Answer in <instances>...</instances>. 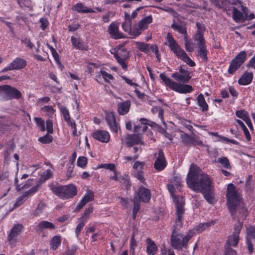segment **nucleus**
Returning <instances> with one entry per match:
<instances>
[{
    "instance_id": "1",
    "label": "nucleus",
    "mask_w": 255,
    "mask_h": 255,
    "mask_svg": "<svg viewBox=\"0 0 255 255\" xmlns=\"http://www.w3.org/2000/svg\"><path fill=\"white\" fill-rule=\"evenodd\" d=\"M200 172V167L192 163L186 177L187 185L192 190L201 193L208 203L214 204L213 182L207 174Z\"/></svg>"
},
{
    "instance_id": "2",
    "label": "nucleus",
    "mask_w": 255,
    "mask_h": 255,
    "mask_svg": "<svg viewBox=\"0 0 255 255\" xmlns=\"http://www.w3.org/2000/svg\"><path fill=\"white\" fill-rule=\"evenodd\" d=\"M179 71L171 74V77L175 81L168 77L164 73H160L159 77L165 86L170 90L180 94H187L193 91L194 89L190 85L187 84L191 79L190 71L180 65L178 67Z\"/></svg>"
},
{
    "instance_id": "3",
    "label": "nucleus",
    "mask_w": 255,
    "mask_h": 255,
    "mask_svg": "<svg viewBox=\"0 0 255 255\" xmlns=\"http://www.w3.org/2000/svg\"><path fill=\"white\" fill-rule=\"evenodd\" d=\"M184 215H180V218L178 220V215H176L174 225L173 227L172 234L170 236V245L175 250L180 251L183 248L187 249L188 242L191 239L188 232L184 236L178 232L183 226Z\"/></svg>"
},
{
    "instance_id": "4",
    "label": "nucleus",
    "mask_w": 255,
    "mask_h": 255,
    "mask_svg": "<svg viewBox=\"0 0 255 255\" xmlns=\"http://www.w3.org/2000/svg\"><path fill=\"white\" fill-rule=\"evenodd\" d=\"M226 197L228 208L231 215H234L242 199V194L240 193L239 189H237L234 184L229 183L227 186Z\"/></svg>"
},
{
    "instance_id": "5",
    "label": "nucleus",
    "mask_w": 255,
    "mask_h": 255,
    "mask_svg": "<svg viewBox=\"0 0 255 255\" xmlns=\"http://www.w3.org/2000/svg\"><path fill=\"white\" fill-rule=\"evenodd\" d=\"M166 39L170 49L179 59L183 60L190 67L195 66V63L188 56L187 53L181 48L170 33L167 34Z\"/></svg>"
},
{
    "instance_id": "6",
    "label": "nucleus",
    "mask_w": 255,
    "mask_h": 255,
    "mask_svg": "<svg viewBox=\"0 0 255 255\" xmlns=\"http://www.w3.org/2000/svg\"><path fill=\"white\" fill-rule=\"evenodd\" d=\"M50 189L55 195L62 200L73 198L77 194V188L72 184L53 185Z\"/></svg>"
},
{
    "instance_id": "7",
    "label": "nucleus",
    "mask_w": 255,
    "mask_h": 255,
    "mask_svg": "<svg viewBox=\"0 0 255 255\" xmlns=\"http://www.w3.org/2000/svg\"><path fill=\"white\" fill-rule=\"evenodd\" d=\"M110 52L114 55V57L118 63L121 66L123 70L126 71L128 70V61L130 55L129 51L122 44H119L114 48L110 50Z\"/></svg>"
},
{
    "instance_id": "8",
    "label": "nucleus",
    "mask_w": 255,
    "mask_h": 255,
    "mask_svg": "<svg viewBox=\"0 0 255 255\" xmlns=\"http://www.w3.org/2000/svg\"><path fill=\"white\" fill-rule=\"evenodd\" d=\"M167 188L175 204V215H178L179 220L180 215H184L185 213V199L183 196H178L175 194V189L172 183L167 185Z\"/></svg>"
},
{
    "instance_id": "9",
    "label": "nucleus",
    "mask_w": 255,
    "mask_h": 255,
    "mask_svg": "<svg viewBox=\"0 0 255 255\" xmlns=\"http://www.w3.org/2000/svg\"><path fill=\"white\" fill-rule=\"evenodd\" d=\"M39 168L38 165H29L27 168V173H24L20 180H19L17 179V190H20L23 188H28L33 184V179H27L24 183L22 182L23 179H26L29 175H32L35 170Z\"/></svg>"
},
{
    "instance_id": "10",
    "label": "nucleus",
    "mask_w": 255,
    "mask_h": 255,
    "mask_svg": "<svg viewBox=\"0 0 255 255\" xmlns=\"http://www.w3.org/2000/svg\"><path fill=\"white\" fill-rule=\"evenodd\" d=\"M246 51H242L240 52L231 61L228 69V73L231 75L234 74L246 61Z\"/></svg>"
},
{
    "instance_id": "11",
    "label": "nucleus",
    "mask_w": 255,
    "mask_h": 255,
    "mask_svg": "<svg viewBox=\"0 0 255 255\" xmlns=\"http://www.w3.org/2000/svg\"><path fill=\"white\" fill-rule=\"evenodd\" d=\"M151 197V191L148 188L141 185L139 187L136 195L134 196L133 203H134L135 201H137L140 205V202H142L144 203H148Z\"/></svg>"
},
{
    "instance_id": "12",
    "label": "nucleus",
    "mask_w": 255,
    "mask_h": 255,
    "mask_svg": "<svg viewBox=\"0 0 255 255\" xmlns=\"http://www.w3.org/2000/svg\"><path fill=\"white\" fill-rule=\"evenodd\" d=\"M145 164L144 161H136L133 165L132 168L135 171H132V175L143 184L146 185L143 171Z\"/></svg>"
},
{
    "instance_id": "13",
    "label": "nucleus",
    "mask_w": 255,
    "mask_h": 255,
    "mask_svg": "<svg viewBox=\"0 0 255 255\" xmlns=\"http://www.w3.org/2000/svg\"><path fill=\"white\" fill-rule=\"evenodd\" d=\"M105 120L111 131L116 133H118L120 126L116 122L114 113L106 112L105 113Z\"/></svg>"
},
{
    "instance_id": "14",
    "label": "nucleus",
    "mask_w": 255,
    "mask_h": 255,
    "mask_svg": "<svg viewBox=\"0 0 255 255\" xmlns=\"http://www.w3.org/2000/svg\"><path fill=\"white\" fill-rule=\"evenodd\" d=\"M217 222V220H212L208 222L201 223L196 226L194 228L190 229L188 232L189 235H190L192 238L193 236L202 233L205 231L207 228L215 225Z\"/></svg>"
},
{
    "instance_id": "15",
    "label": "nucleus",
    "mask_w": 255,
    "mask_h": 255,
    "mask_svg": "<svg viewBox=\"0 0 255 255\" xmlns=\"http://www.w3.org/2000/svg\"><path fill=\"white\" fill-rule=\"evenodd\" d=\"M120 23L113 21L111 23L108 28V31L111 37L115 39L125 38L124 34L119 31Z\"/></svg>"
},
{
    "instance_id": "16",
    "label": "nucleus",
    "mask_w": 255,
    "mask_h": 255,
    "mask_svg": "<svg viewBox=\"0 0 255 255\" xmlns=\"http://www.w3.org/2000/svg\"><path fill=\"white\" fill-rule=\"evenodd\" d=\"M167 165V162L164 155L163 151L160 149L158 156L154 163V168L158 171L163 170Z\"/></svg>"
},
{
    "instance_id": "17",
    "label": "nucleus",
    "mask_w": 255,
    "mask_h": 255,
    "mask_svg": "<svg viewBox=\"0 0 255 255\" xmlns=\"http://www.w3.org/2000/svg\"><path fill=\"white\" fill-rule=\"evenodd\" d=\"M0 96L5 99H15L16 89L7 85L0 86Z\"/></svg>"
},
{
    "instance_id": "18",
    "label": "nucleus",
    "mask_w": 255,
    "mask_h": 255,
    "mask_svg": "<svg viewBox=\"0 0 255 255\" xmlns=\"http://www.w3.org/2000/svg\"><path fill=\"white\" fill-rule=\"evenodd\" d=\"M92 137L103 143H108L110 140V134L109 132L105 130H97L92 133Z\"/></svg>"
},
{
    "instance_id": "19",
    "label": "nucleus",
    "mask_w": 255,
    "mask_h": 255,
    "mask_svg": "<svg viewBox=\"0 0 255 255\" xmlns=\"http://www.w3.org/2000/svg\"><path fill=\"white\" fill-rule=\"evenodd\" d=\"M94 200V193L93 191L88 189L86 194L83 197L82 199L79 202L76 207L77 210L81 209L87 203L92 201Z\"/></svg>"
},
{
    "instance_id": "20",
    "label": "nucleus",
    "mask_w": 255,
    "mask_h": 255,
    "mask_svg": "<svg viewBox=\"0 0 255 255\" xmlns=\"http://www.w3.org/2000/svg\"><path fill=\"white\" fill-rule=\"evenodd\" d=\"M39 185L37 184L25 192L23 195L17 199V207L21 205L28 198V196L36 193L39 188Z\"/></svg>"
},
{
    "instance_id": "21",
    "label": "nucleus",
    "mask_w": 255,
    "mask_h": 255,
    "mask_svg": "<svg viewBox=\"0 0 255 255\" xmlns=\"http://www.w3.org/2000/svg\"><path fill=\"white\" fill-rule=\"evenodd\" d=\"M254 74L252 72H245L239 78L238 83L241 86L250 85L253 80Z\"/></svg>"
},
{
    "instance_id": "22",
    "label": "nucleus",
    "mask_w": 255,
    "mask_h": 255,
    "mask_svg": "<svg viewBox=\"0 0 255 255\" xmlns=\"http://www.w3.org/2000/svg\"><path fill=\"white\" fill-rule=\"evenodd\" d=\"M143 144L141 136L139 134L128 135L127 137L126 144L128 147H131L134 145Z\"/></svg>"
},
{
    "instance_id": "23",
    "label": "nucleus",
    "mask_w": 255,
    "mask_h": 255,
    "mask_svg": "<svg viewBox=\"0 0 255 255\" xmlns=\"http://www.w3.org/2000/svg\"><path fill=\"white\" fill-rule=\"evenodd\" d=\"M171 27L174 30L177 31L180 34H186L187 28L185 22L181 20H177L175 19H173V23Z\"/></svg>"
},
{
    "instance_id": "24",
    "label": "nucleus",
    "mask_w": 255,
    "mask_h": 255,
    "mask_svg": "<svg viewBox=\"0 0 255 255\" xmlns=\"http://www.w3.org/2000/svg\"><path fill=\"white\" fill-rule=\"evenodd\" d=\"M131 106L130 100H126L125 102L119 103L117 104V111L120 115H125L128 113Z\"/></svg>"
},
{
    "instance_id": "25",
    "label": "nucleus",
    "mask_w": 255,
    "mask_h": 255,
    "mask_svg": "<svg viewBox=\"0 0 255 255\" xmlns=\"http://www.w3.org/2000/svg\"><path fill=\"white\" fill-rule=\"evenodd\" d=\"M72 9L73 11H77L79 13H87L95 12L92 8L85 6L82 2H78L74 4L72 6Z\"/></svg>"
},
{
    "instance_id": "26",
    "label": "nucleus",
    "mask_w": 255,
    "mask_h": 255,
    "mask_svg": "<svg viewBox=\"0 0 255 255\" xmlns=\"http://www.w3.org/2000/svg\"><path fill=\"white\" fill-rule=\"evenodd\" d=\"M146 252L148 255H155L158 251V247L155 243L150 238L146 240Z\"/></svg>"
},
{
    "instance_id": "27",
    "label": "nucleus",
    "mask_w": 255,
    "mask_h": 255,
    "mask_svg": "<svg viewBox=\"0 0 255 255\" xmlns=\"http://www.w3.org/2000/svg\"><path fill=\"white\" fill-rule=\"evenodd\" d=\"M71 41L72 45L79 50H87V46L84 44L83 41L79 38H76L74 36H71Z\"/></svg>"
},
{
    "instance_id": "28",
    "label": "nucleus",
    "mask_w": 255,
    "mask_h": 255,
    "mask_svg": "<svg viewBox=\"0 0 255 255\" xmlns=\"http://www.w3.org/2000/svg\"><path fill=\"white\" fill-rule=\"evenodd\" d=\"M232 17L233 20L237 23L243 22L247 19L243 13L235 7H233Z\"/></svg>"
},
{
    "instance_id": "29",
    "label": "nucleus",
    "mask_w": 255,
    "mask_h": 255,
    "mask_svg": "<svg viewBox=\"0 0 255 255\" xmlns=\"http://www.w3.org/2000/svg\"><path fill=\"white\" fill-rule=\"evenodd\" d=\"M197 55L200 56L203 61L207 62L208 60L207 45L206 44H204L197 46Z\"/></svg>"
},
{
    "instance_id": "30",
    "label": "nucleus",
    "mask_w": 255,
    "mask_h": 255,
    "mask_svg": "<svg viewBox=\"0 0 255 255\" xmlns=\"http://www.w3.org/2000/svg\"><path fill=\"white\" fill-rule=\"evenodd\" d=\"M197 105L200 107L202 112H206L209 110V106L205 101L204 95L200 94L197 98Z\"/></svg>"
},
{
    "instance_id": "31",
    "label": "nucleus",
    "mask_w": 255,
    "mask_h": 255,
    "mask_svg": "<svg viewBox=\"0 0 255 255\" xmlns=\"http://www.w3.org/2000/svg\"><path fill=\"white\" fill-rule=\"evenodd\" d=\"M125 21L122 23V27L125 32H128L131 31V21L130 15L127 13H125Z\"/></svg>"
},
{
    "instance_id": "32",
    "label": "nucleus",
    "mask_w": 255,
    "mask_h": 255,
    "mask_svg": "<svg viewBox=\"0 0 255 255\" xmlns=\"http://www.w3.org/2000/svg\"><path fill=\"white\" fill-rule=\"evenodd\" d=\"M59 110L63 117V119L67 125L73 122L71 120V117L68 109L61 105L59 106Z\"/></svg>"
},
{
    "instance_id": "33",
    "label": "nucleus",
    "mask_w": 255,
    "mask_h": 255,
    "mask_svg": "<svg viewBox=\"0 0 255 255\" xmlns=\"http://www.w3.org/2000/svg\"><path fill=\"white\" fill-rule=\"evenodd\" d=\"M239 236L233 234L228 237L225 246L236 247L239 242Z\"/></svg>"
},
{
    "instance_id": "34",
    "label": "nucleus",
    "mask_w": 255,
    "mask_h": 255,
    "mask_svg": "<svg viewBox=\"0 0 255 255\" xmlns=\"http://www.w3.org/2000/svg\"><path fill=\"white\" fill-rule=\"evenodd\" d=\"M62 238L60 236H54L50 241V246L51 249L53 250H56L61 245Z\"/></svg>"
},
{
    "instance_id": "35",
    "label": "nucleus",
    "mask_w": 255,
    "mask_h": 255,
    "mask_svg": "<svg viewBox=\"0 0 255 255\" xmlns=\"http://www.w3.org/2000/svg\"><path fill=\"white\" fill-rule=\"evenodd\" d=\"M152 22V17L151 15L145 16L144 18L139 21L138 27L143 30L147 28L148 25Z\"/></svg>"
},
{
    "instance_id": "36",
    "label": "nucleus",
    "mask_w": 255,
    "mask_h": 255,
    "mask_svg": "<svg viewBox=\"0 0 255 255\" xmlns=\"http://www.w3.org/2000/svg\"><path fill=\"white\" fill-rule=\"evenodd\" d=\"M37 228L38 231H41L44 229L52 230L55 229V226L51 222L47 221H43L38 224Z\"/></svg>"
},
{
    "instance_id": "37",
    "label": "nucleus",
    "mask_w": 255,
    "mask_h": 255,
    "mask_svg": "<svg viewBox=\"0 0 255 255\" xmlns=\"http://www.w3.org/2000/svg\"><path fill=\"white\" fill-rule=\"evenodd\" d=\"M7 240L10 245L14 246L16 241V225L14 224L7 236Z\"/></svg>"
},
{
    "instance_id": "38",
    "label": "nucleus",
    "mask_w": 255,
    "mask_h": 255,
    "mask_svg": "<svg viewBox=\"0 0 255 255\" xmlns=\"http://www.w3.org/2000/svg\"><path fill=\"white\" fill-rule=\"evenodd\" d=\"M119 181L123 184L127 189H129L131 186L130 177L127 174H125L121 177H120Z\"/></svg>"
},
{
    "instance_id": "39",
    "label": "nucleus",
    "mask_w": 255,
    "mask_h": 255,
    "mask_svg": "<svg viewBox=\"0 0 255 255\" xmlns=\"http://www.w3.org/2000/svg\"><path fill=\"white\" fill-rule=\"evenodd\" d=\"M136 45L137 48L141 52L148 54L149 53V46L148 43H145L142 42H137Z\"/></svg>"
},
{
    "instance_id": "40",
    "label": "nucleus",
    "mask_w": 255,
    "mask_h": 255,
    "mask_svg": "<svg viewBox=\"0 0 255 255\" xmlns=\"http://www.w3.org/2000/svg\"><path fill=\"white\" fill-rule=\"evenodd\" d=\"M218 162L220 163L224 168L227 169H231L232 166L228 158L225 156H221L218 158Z\"/></svg>"
},
{
    "instance_id": "41",
    "label": "nucleus",
    "mask_w": 255,
    "mask_h": 255,
    "mask_svg": "<svg viewBox=\"0 0 255 255\" xmlns=\"http://www.w3.org/2000/svg\"><path fill=\"white\" fill-rule=\"evenodd\" d=\"M193 38L194 41L197 42V46L206 44L204 33H195L193 35Z\"/></svg>"
},
{
    "instance_id": "42",
    "label": "nucleus",
    "mask_w": 255,
    "mask_h": 255,
    "mask_svg": "<svg viewBox=\"0 0 255 255\" xmlns=\"http://www.w3.org/2000/svg\"><path fill=\"white\" fill-rule=\"evenodd\" d=\"M38 140L43 144H48L53 141V137L47 133L45 135L40 137Z\"/></svg>"
},
{
    "instance_id": "43",
    "label": "nucleus",
    "mask_w": 255,
    "mask_h": 255,
    "mask_svg": "<svg viewBox=\"0 0 255 255\" xmlns=\"http://www.w3.org/2000/svg\"><path fill=\"white\" fill-rule=\"evenodd\" d=\"M181 138L183 143L187 145L192 144L193 136L185 133L181 135Z\"/></svg>"
},
{
    "instance_id": "44",
    "label": "nucleus",
    "mask_w": 255,
    "mask_h": 255,
    "mask_svg": "<svg viewBox=\"0 0 255 255\" xmlns=\"http://www.w3.org/2000/svg\"><path fill=\"white\" fill-rule=\"evenodd\" d=\"M236 115L237 117L242 119L244 121L250 117L248 112L242 110L237 111L236 112Z\"/></svg>"
},
{
    "instance_id": "45",
    "label": "nucleus",
    "mask_w": 255,
    "mask_h": 255,
    "mask_svg": "<svg viewBox=\"0 0 255 255\" xmlns=\"http://www.w3.org/2000/svg\"><path fill=\"white\" fill-rule=\"evenodd\" d=\"M34 121L41 131H44L46 130L44 121L41 118H35Z\"/></svg>"
},
{
    "instance_id": "46",
    "label": "nucleus",
    "mask_w": 255,
    "mask_h": 255,
    "mask_svg": "<svg viewBox=\"0 0 255 255\" xmlns=\"http://www.w3.org/2000/svg\"><path fill=\"white\" fill-rule=\"evenodd\" d=\"M45 205L42 203L40 202L38 204L37 208L33 212V215L34 216L38 217L39 216L43 211L45 208Z\"/></svg>"
},
{
    "instance_id": "47",
    "label": "nucleus",
    "mask_w": 255,
    "mask_h": 255,
    "mask_svg": "<svg viewBox=\"0 0 255 255\" xmlns=\"http://www.w3.org/2000/svg\"><path fill=\"white\" fill-rule=\"evenodd\" d=\"M133 205L134 207L132 212V218L133 220H135L137 214L140 208V206L139 205V202L137 201H135L134 202Z\"/></svg>"
},
{
    "instance_id": "48",
    "label": "nucleus",
    "mask_w": 255,
    "mask_h": 255,
    "mask_svg": "<svg viewBox=\"0 0 255 255\" xmlns=\"http://www.w3.org/2000/svg\"><path fill=\"white\" fill-rule=\"evenodd\" d=\"M87 164V158L84 156H79L78 158L77 164V166L81 167L84 168Z\"/></svg>"
},
{
    "instance_id": "49",
    "label": "nucleus",
    "mask_w": 255,
    "mask_h": 255,
    "mask_svg": "<svg viewBox=\"0 0 255 255\" xmlns=\"http://www.w3.org/2000/svg\"><path fill=\"white\" fill-rule=\"evenodd\" d=\"M130 244V250L134 255L135 252V248L137 246V242L135 239V235L132 234L129 242Z\"/></svg>"
},
{
    "instance_id": "50",
    "label": "nucleus",
    "mask_w": 255,
    "mask_h": 255,
    "mask_svg": "<svg viewBox=\"0 0 255 255\" xmlns=\"http://www.w3.org/2000/svg\"><path fill=\"white\" fill-rule=\"evenodd\" d=\"M53 176V173L51 170L48 169L44 171L41 176L40 179L43 181H46L51 178Z\"/></svg>"
},
{
    "instance_id": "51",
    "label": "nucleus",
    "mask_w": 255,
    "mask_h": 255,
    "mask_svg": "<svg viewBox=\"0 0 255 255\" xmlns=\"http://www.w3.org/2000/svg\"><path fill=\"white\" fill-rule=\"evenodd\" d=\"M27 62L23 58H17V70L23 69L26 67Z\"/></svg>"
},
{
    "instance_id": "52",
    "label": "nucleus",
    "mask_w": 255,
    "mask_h": 255,
    "mask_svg": "<svg viewBox=\"0 0 255 255\" xmlns=\"http://www.w3.org/2000/svg\"><path fill=\"white\" fill-rule=\"evenodd\" d=\"M100 73L102 76L105 81L106 82H108L109 81V80H113L114 79V77L113 76V75H112L110 74H109L105 71L101 70L100 71Z\"/></svg>"
},
{
    "instance_id": "53",
    "label": "nucleus",
    "mask_w": 255,
    "mask_h": 255,
    "mask_svg": "<svg viewBox=\"0 0 255 255\" xmlns=\"http://www.w3.org/2000/svg\"><path fill=\"white\" fill-rule=\"evenodd\" d=\"M86 222L83 220L80 222L77 226L75 229V235L77 238H78L79 235L80 234L81 231L83 228L84 227Z\"/></svg>"
},
{
    "instance_id": "54",
    "label": "nucleus",
    "mask_w": 255,
    "mask_h": 255,
    "mask_svg": "<svg viewBox=\"0 0 255 255\" xmlns=\"http://www.w3.org/2000/svg\"><path fill=\"white\" fill-rule=\"evenodd\" d=\"M142 29H140L139 27H131V31L128 32V33L132 36H137L139 35L141 33V30H142Z\"/></svg>"
},
{
    "instance_id": "55",
    "label": "nucleus",
    "mask_w": 255,
    "mask_h": 255,
    "mask_svg": "<svg viewBox=\"0 0 255 255\" xmlns=\"http://www.w3.org/2000/svg\"><path fill=\"white\" fill-rule=\"evenodd\" d=\"M148 128L147 125H138L134 127V132H137L141 130L143 132L146 131Z\"/></svg>"
},
{
    "instance_id": "56",
    "label": "nucleus",
    "mask_w": 255,
    "mask_h": 255,
    "mask_svg": "<svg viewBox=\"0 0 255 255\" xmlns=\"http://www.w3.org/2000/svg\"><path fill=\"white\" fill-rule=\"evenodd\" d=\"M15 69H16V59L13 60L8 66L2 69L0 71V73L5 72L8 70H12Z\"/></svg>"
},
{
    "instance_id": "57",
    "label": "nucleus",
    "mask_w": 255,
    "mask_h": 255,
    "mask_svg": "<svg viewBox=\"0 0 255 255\" xmlns=\"http://www.w3.org/2000/svg\"><path fill=\"white\" fill-rule=\"evenodd\" d=\"M21 40L22 43L25 44L26 45V47H27L29 49H32L34 48V45L33 43L31 42L29 38L27 37H24L21 38Z\"/></svg>"
},
{
    "instance_id": "58",
    "label": "nucleus",
    "mask_w": 255,
    "mask_h": 255,
    "mask_svg": "<svg viewBox=\"0 0 255 255\" xmlns=\"http://www.w3.org/2000/svg\"><path fill=\"white\" fill-rule=\"evenodd\" d=\"M17 2L22 8L29 7L31 5V0H17Z\"/></svg>"
},
{
    "instance_id": "59",
    "label": "nucleus",
    "mask_w": 255,
    "mask_h": 255,
    "mask_svg": "<svg viewBox=\"0 0 255 255\" xmlns=\"http://www.w3.org/2000/svg\"><path fill=\"white\" fill-rule=\"evenodd\" d=\"M246 244L249 252V254H252L254 252V248L252 243V242L251 241L250 239L249 238H246Z\"/></svg>"
},
{
    "instance_id": "60",
    "label": "nucleus",
    "mask_w": 255,
    "mask_h": 255,
    "mask_svg": "<svg viewBox=\"0 0 255 255\" xmlns=\"http://www.w3.org/2000/svg\"><path fill=\"white\" fill-rule=\"evenodd\" d=\"M46 129L48 133H53V122L51 120H47L46 122Z\"/></svg>"
},
{
    "instance_id": "61",
    "label": "nucleus",
    "mask_w": 255,
    "mask_h": 255,
    "mask_svg": "<svg viewBox=\"0 0 255 255\" xmlns=\"http://www.w3.org/2000/svg\"><path fill=\"white\" fill-rule=\"evenodd\" d=\"M224 255H237V253L231 247L225 246Z\"/></svg>"
},
{
    "instance_id": "62",
    "label": "nucleus",
    "mask_w": 255,
    "mask_h": 255,
    "mask_svg": "<svg viewBox=\"0 0 255 255\" xmlns=\"http://www.w3.org/2000/svg\"><path fill=\"white\" fill-rule=\"evenodd\" d=\"M93 206H89L88 208L86 209L84 212L83 213L82 218L83 219L85 218L86 220H87L89 216L93 212Z\"/></svg>"
},
{
    "instance_id": "63",
    "label": "nucleus",
    "mask_w": 255,
    "mask_h": 255,
    "mask_svg": "<svg viewBox=\"0 0 255 255\" xmlns=\"http://www.w3.org/2000/svg\"><path fill=\"white\" fill-rule=\"evenodd\" d=\"M39 21L41 24L40 26V28L44 30L48 26V21L46 18L42 17L40 19Z\"/></svg>"
},
{
    "instance_id": "64",
    "label": "nucleus",
    "mask_w": 255,
    "mask_h": 255,
    "mask_svg": "<svg viewBox=\"0 0 255 255\" xmlns=\"http://www.w3.org/2000/svg\"><path fill=\"white\" fill-rule=\"evenodd\" d=\"M246 67L255 70V55L249 60Z\"/></svg>"
}]
</instances>
